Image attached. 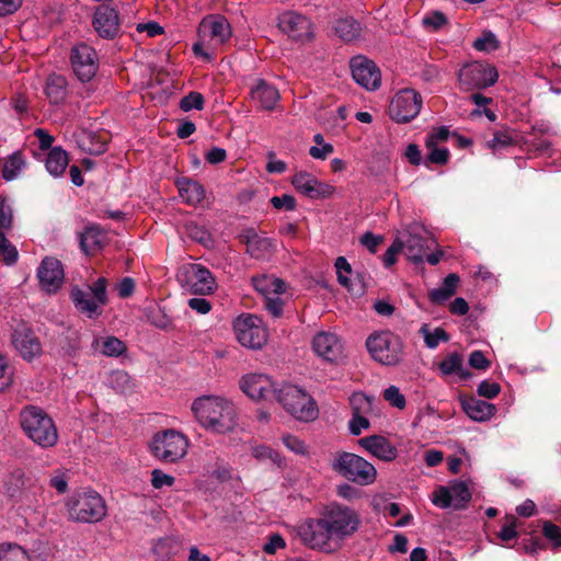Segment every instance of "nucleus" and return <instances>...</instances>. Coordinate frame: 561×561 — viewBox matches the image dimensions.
Instances as JSON below:
<instances>
[{"label":"nucleus","instance_id":"3","mask_svg":"<svg viewBox=\"0 0 561 561\" xmlns=\"http://www.w3.org/2000/svg\"><path fill=\"white\" fill-rule=\"evenodd\" d=\"M191 440L181 431L174 428L157 432L150 444L151 455L164 463H179L182 461L190 449Z\"/></svg>","mask_w":561,"mask_h":561},{"label":"nucleus","instance_id":"37","mask_svg":"<svg viewBox=\"0 0 561 561\" xmlns=\"http://www.w3.org/2000/svg\"><path fill=\"white\" fill-rule=\"evenodd\" d=\"M334 31L341 39L352 42L359 36L360 25L352 18L340 19L335 22Z\"/></svg>","mask_w":561,"mask_h":561},{"label":"nucleus","instance_id":"31","mask_svg":"<svg viewBox=\"0 0 561 561\" xmlns=\"http://www.w3.org/2000/svg\"><path fill=\"white\" fill-rule=\"evenodd\" d=\"M462 408L466 414L476 422H485L496 412L494 404L476 398L465 400Z\"/></svg>","mask_w":561,"mask_h":561},{"label":"nucleus","instance_id":"61","mask_svg":"<svg viewBox=\"0 0 561 561\" xmlns=\"http://www.w3.org/2000/svg\"><path fill=\"white\" fill-rule=\"evenodd\" d=\"M501 391V387L497 382L483 380L478 386V393L481 397L493 399L495 398Z\"/></svg>","mask_w":561,"mask_h":561},{"label":"nucleus","instance_id":"41","mask_svg":"<svg viewBox=\"0 0 561 561\" xmlns=\"http://www.w3.org/2000/svg\"><path fill=\"white\" fill-rule=\"evenodd\" d=\"M420 333L424 337L425 345L428 348H436L440 342H447L449 336L442 328H436L433 331L427 324H423Z\"/></svg>","mask_w":561,"mask_h":561},{"label":"nucleus","instance_id":"8","mask_svg":"<svg viewBox=\"0 0 561 561\" xmlns=\"http://www.w3.org/2000/svg\"><path fill=\"white\" fill-rule=\"evenodd\" d=\"M366 346L371 357L382 365L393 366L402 358V341L389 331L371 334L366 341Z\"/></svg>","mask_w":561,"mask_h":561},{"label":"nucleus","instance_id":"36","mask_svg":"<svg viewBox=\"0 0 561 561\" xmlns=\"http://www.w3.org/2000/svg\"><path fill=\"white\" fill-rule=\"evenodd\" d=\"M105 241V234L98 227H88L81 234V249L91 254L100 250Z\"/></svg>","mask_w":561,"mask_h":561},{"label":"nucleus","instance_id":"1","mask_svg":"<svg viewBox=\"0 0 561 561\" xmlns=\"http://www.w3.org/2000/svg\"><path fill=\"white\" fill-rule=\"evenodd\" d=\"M196 423L207 432L226 435L238 426V411L232 400L218 394H203L191 403Z\"/></svg>","mask_w":561,"mask_h":561},{"label":"nucleus","instance_id":"30","mask_svg":"<svg viewBox=\"0 0 561 561\" xmlns=\"http://www.w3.org/2000/svg\"><path fill=\"white\" fill-rule=\"evenodd\" d=\"M179 196L187 205H197L205 198L204 186L188 178H179L175 180Z\"/></svg>","mask_w":561,"mask_h":561},{"label":"nucleus","instance_id":"59","mask_svg":"<svg viewBox=\"0 0 561 561\" xmlns=\"http://www.w3.org/2000/svg\"><path fill=\"white\" fill-rule=\"evenodd\" d=\"M428 149L427 160L432 163L444 164L448 161L449 152L445 147L433 146Z\"/></svg>","mask_w":561,"mask_h":561},{"label":"nucleus","instance_id":"9","mask_svg":"<svg viewBox=\"0 0 561 561\" xmlns=\"http://www.w3.org/2000/svg\"><path fill=\"white\" fill-rule=\"evenodd\" d=\"M176 277L181 286L192 294L211 295L217 289V282L211 272L201 264H183Z\"/></svg>","mask_w":561,"mask_h":561},{"label":"nucleus","instance_id":"43","mask_svg":"<svg viewBox=\"0 0 561 561\" xmlns=\"http://www.w3.org/2000/svg\"><path fill=\"white\" fill-rule=\"evenodd\" d=\"M46 94L54 103H59L66 95V81L62 77H50L46 84Z\"/></svg>","mask_w":561,"mask_h":561},{"label":"nucleus","instance_id":"51","mask_svg":"<svg viewBox=\"0 0 561 561\" xmlns=\"http://www.w3.org/2000/svg\"><path fill=\"white\" fill-rule=\"evenodd\" d=\"M335 268H336L339 283L342 286L350 288V286H351L350 275L352 273V267H351L350 263L347 262V260L343 256H339L335 261Z\"/></svg>","mask_w":561,"mask_h":561},{"label":"nucleus","instance_id":"35","mask_svg":"<svg viewBox=\"0 0 561 561\" xmlns=\"http://www.w3.org/2000/svg\"><path fill=\"white\" fill-rule=\"evenodd\" d=\"M459 284V277L457 274H449L445 277L440 287L433 289L428 297L434 304H443L448 300L455 293Z\"/></svg>","mask_w":561,"mask_h":561},{"label":"nucleus","instance_id":"63","mask_svg":"<svg viewBox=\"0 0 561 561\" xmlns=\"http://www.w3.org/2000/svg\"><path fill=\"white\" fill-rule=\"evenodd\" d=\"M497 536L502 541H510L517 537L516 518L514 516L508 517L507 524L501 528Z\"/></svg>","mask_w":561,"mask_h":561},{"label":"nucleus","instance_id":"46","mask_svg":"<svg viewBox=\"0 0 561 561\" xmlns=\"http://www.w3.org/2000/svg\"><path fill=\"white\" fill-rule=\"evenodd\" d=\"M472 46L478 51L490 53L499 47V41L494 33L485 31L473 42Z\"/></svg>","mask_w":561,"mask_h":561},{"label":"nucleus","instance_id":"64","mask_svg":"<svg viewBox=\"0 0 561 561\" xmlns=\"http://www.w3.org/2000/svg\"><path fill=\"white\" fill-rule=\"evenodd\" d=\"M469 365L474 369L485 370L491 363L481 351H474L469 356Z\"/></svg>","mask_w":561,"mask_h":561},{"label":"nucleus","instance_id":"28","mask_svg":"<svg viewBox=\"0 0 561 561\" xmlns=\"http://www.w3.org/2000/svg\"><path fill=\"white\" fill-rule=\"evenodd\" d=\"M419 230V227H411L408 230L407 236H403V239H401L403 242L402 251L404 252V255L408 260L414 263L423 262L425 251L428 249V239L423 237Z\"/></svg>","mask_w":561,"mask_h":561},{"label":"nucleus","instance_id":"44","mask_svg":"<svg viewBox=\"0 0 561 561\" xmlns=\"http://www.w3.org/2000/svg\"><path fill=\"white\" fill-rule=\"evenodd\" d=\"M24 168V160L21 154L14 153L4 162L2 175L5 180H14Z\"/></svg>","mask_w":561,"mask_h":561},{"label":"nucleus","instance_id":"20","mask_svg":"<svg viewBox=\"0 0 561 561\" xmlns=\"http://www.w3.org/2000/svg\"><path fill=\"white\" fill-rule=\"evenodd\" d=\"M241 390L252 400H266L275 397L277 389L264 374H247L240 379Z\"/></svg>","mask_w":561,"mask_h":561},{"label":"nucleus","instance_id":"6","mask_svg":"<svg viewBox=\"0 0 561 561\" xmlns=\"http://www.w3.org/2000/svg\"><path fill=\"white\" fill-rule=\"evenodd\" d=\"M322 518L339 547L343 540L353 536L360 525L356 511L339 503L329 504L322 513Z\"/></svg>","mask_w":561,"mask_h":561},{"label":"nucleus","instance_id":"57","mask_svg":"<svg viewBox=\"0 0 561 561\" xmlns=\"http://www.w3.org/2000/svg\"><path fill=\"white\" fill-rule=\"evenodd\" d=\"M368 414H353L352 419L348 422V428L350 432L357 436L359 435L364 430H367L370 425L368 419Z\"/></svg>","mask_w":561,"mask_h":561},{"label":"nucleus","instance_id":"55","mask_svg":"<svg viewBox=\"0 0 561 561\" xmlns=\"http://www.w3.org/2000/svg\"><path fill=\"white\" fill-rule=\"evenodd\" d=\"M175 482V478L171 474L165 473L161 469H153L151 471V484L154 489H162L164 486H172Z\"/></svg>","mask_w":561,"mask_h":561},{"label":"nucleus","instance_id":"25","mask_svg":"<svg viewBox=\"0 0 561 561\" xmlns=\"http://www.w3.org/2000/svg\"><path fill=\"white\" fill-rule=\"evenodd\" d=\"M358 445L373 457L391 462L398 457V449L386 437L380 435H370L358 440Z\"/></svg>","mask_w":561,"mask_h":561},{"label":"nucleus","instance_id":"58","mask_svg":"<svg viewBox=\"0 0 561 561\" xmlns=\"http://www.w3.org/2000/svg\"><path fill=\"white\" fill-rule=\"evenodd\" d=\"M271 204L278 210H294L296 208V201L294 196L284 194L282 196H274L271 198Z\"/></svg>","mask_w":561,"mask_h":561},{"label":"nucleus","instance_id":"26","mask_svg":"<svg viewBox=\"0 0 561 561\" xmlns=\"http://www.w3.org/2000/svg\"><path fill=\"white\" fill-rule=\"evenodd\" d=\"M93 27L103 38H113L119 30L118 13L115 9L101 5L93 16Z\"/></svg>","mask_w":561,"mask_h":561},{"label":"nucleus","instance_id":"49","mask_svg":"<svg viewBox=\"0 0 561 561\" xmlns=\"http://www.w3.org/2000/svg\"><path fill=\"white\" fill-rule=\"evenodd\" d=\"M14 370L8 358L0 354V391L8 389L13 382Z\"/></svg>","mask_w":561,"mask_h":561},{"label":"nucleus","instance_id":"32","mask_svg":"<svg viewBox=\"0 0 561 561\" xmlns=\"http://www.w3.org/2000/svg\"><path fill=\"white\" fill-rule=\"evenodd\" d=\"M274 249V241L271 238L257 233L248 236L247 251L251 256L255 259H266L273 253Z\"/></svg>","mask_w":561,"mask_h":561},{"label":"nucleus","instance_id":"7","mask_svg":"<svg viewBox=\"0 0 561 561\" xmlns=\"http://www.w3.org/2000/svg\"><path fill=\"white\" fill-rule=\"evenodd\" d=\"M67 508L69 517L81 523H95L106 515V506L101 495L94 491L72 495Z\"/></svg>","mask_w":561,"mask_h":561},{"label":"nucleus","instance_id":"5","mask_svg":"<svg viewBox=\"0 0 561 561\" xmlns=\"http://www.w3.org/2000/svg\"><path fill=\"white\" fill-rule=\"evenodd\" d=\"M275 398L298 421L311 422L318 417L316 401L306 390L296 385H283L277 389Z\"/></svg>","mask_w":561,"mask_h":561},{"label":"nucleus","instance_id":"62","mask_svg":"<svg viewBox=\"0 0 561 561\" xmlns=\"http://www.w3.org/2000/svg\"><path fill=\"white\" fill-rule=\"evenodd\" d=\"M403 249V242L401 241V238H398L393 241V243L389 247L387 252L383 256V264L387 267H390L393 265L397 261V254L402 251Z\"/></svg>","mask_w":561,"mask_h":561},{"label":"nucleus","instance_id":"39","mask_svg":"<svg viewBox=\"0 0 561 561\" xmlns=\"http://www.w3.org/2000/svg\"><path fill=\"white\" fill-rule=\"evenodd\" d=\"M95 347L105 356L117 357L126 351L123 341L115 336H105L94 341Z\"/></svg>","mask_w":561,"mask_h":561},{"label":"nucleus","instance_id":"29","mask_svg":"<svg viewBox=\"0 0 561 561\" xmlns=\"http://www.w3.org/2000/svg\"><path fill=\"white\" fill-rule=\"evenodd\" d=\"M199 34L210 37L215 44H222L231 36V27L224 16H209L202 21Z\"/></svg>","mask_w":561,"mask_h":561},{"label":"nucleus","instance_id":"15","mask_svg":"<svg viewBox=\"0 0 561 561\" xmlns=\"http://www.w3.org/2000/svg\"><path fill=\"white\" fill-rule=\"evenodd\" d=\"M471 500V492L466 482L455 480L448 485H438L432 493V503L443 510L453 507L461 510L467 506Z\"/></svg>","mask_w":561,"mask_h":561},{"label":"nucleus","instance_id":"54","mask_svg":"<svg viewBox=\"0 0 561 561\" xmlns=\"http://www.w3.org/2000/svg\"><path fill=\"white\" fill-rule=\"evenodd\" d=\"M383 398L394 408H405V397L401 393L400 389L396 386H390L383 391Z\"/></svg>","mask_w":561,"mask_h":561},{"label":"nucleus","instance_id":"22","mask_svg":"<svg viewBox=\"0 0 561 561\" xmlns=\"http://www.w3.org/2000/svg\"><path fill=\"white\" fill-rule=\"evenodd\" d=\"M354 80L367 90H376L380 85L381 76L374 61L357 56L351 61Z\"/></svg>","mask_w":561,"mask_h":561},{"label":"nucleus","instance_id":"16","mask_svg":"<svg viewBox=\"0 0 561 561\" xmlns=\"http://www.w3.org/2000/svg\"><path fill=\"white\" fill-rule=\"evenodd\" d=\"M422 104V96L415 90L402 89L392 98L389 115L397 123H408L419 115Z\"/></svg>","mask_w":561,"mask_h":561},{"label":"nucleus","instance_id":"17","mask_svg":"<svg viewBox=\"0 0 561 561\" xmlns=\"http://www.w3.org/2000/svg\"><path fill=\"white\" fill-rule=\"evenodd\" d=\"M71 66L80 81H90L99 68L96 51L84 43L76 45L71 51Z\"/></svg>","mask_w":561,"mask_h":561},{"label":"nucleus","instance_id":"52","mask_svg":"<svg viewBox=\"0 0 561 561\" xmlns=\"http://www.w3.org/2000/svg\"><path fill=\"white\" fill-rule=\"evenodd\" d=\"M283 444L286 446L287 449H289L290 451H293L296 455H300V456L309 455L308 446L305 444L304 440H301L300 438H298L295 435H290V434L284 435Z\"/></svg>","mask_w":561,"mask_h":561},{"label":"nucleus","instance_id":"10","mask_svg":"<svg viewBox=\"0 0 561 561\" xmlns=\"http://www.w3.org/2000/svg\"><path fill=\"white\" fill-rule=\"evenodd\" d=\"M457 77L459 89L470 92L493 85L499 78V73L490 64L471 61L461 66Z\"/></svg>","mask_w":561,"mask_h":561},{"label":"nucleus","instance_id":"18","mask_svg":"<svg viewBox=\"0 0 561 561\" xmlns=\"http://www.w3.org/2000/svg\"><path fill=\"white\" fill-rule=\"evenodd\" d=\"M279 30L294 41H305L312 36V23L304 14L285 11L277 18Z\"/></svg>","mask_w":561,"mask_h":561},{"label":"nucleus","instance_id":"56","mask_svg":"<svg viewBox=\"0 0 561 561\" xmlns=\"http://www.w3.org/2000/svg\"><path fill=\"white\" fill-rule=\"evenodd\" d=\"M542 534L556 548L561 546V529L551 522L542 523Z\"/></svg>","mask_w":561,"mask_h":561},{"label":"nucleus","instance_id":"4","mask_svg":"<svg viewBox=\"0 0 561 561\" xmlns=\"http://www.w3.org/2000/svg\"><path fill=\"white\" fill-rule=\"evenodd\" d=\"M331 468L339 476L362 486L374 484L378 477L377 469L371 462L347 451L336 453L331 461Z\"/></svg>","mask_w":561,"mask_h":561},{"label":"nucleus","instance_id":"19","mask_svg":"<svg viewBox=\"0 0 561 561\" xmlns=\"http://www.w3.org/2000/svg\"><path fill=\"white\" fill-rule=\"evenodd\" d=\"M39 287L46 294H56L62 286L65 273L60 261L47 256L37 268Z\"/></svg>","mask_w":561,"mask_h":561},{"label":"nucleus","instance_id":"12","mask_svg":"<svg viewBox=\"0 0 561 561\" xmlns=\"http://www.w3.org/2000/svg\"><path fill=\"white\" fill-rule=\"evenodd\" d=\"M297 533L301 541L312 549L333 552L340 548L322 516L317 519H307L298 526Z\"/></svg>","mask_w":561,"mask_h":561},{"label":"nucleus","instance_id":"53","mask_svg":"<svg viewBox=\"0 0 561 561\" xmlns=\"http://www.w3.org/2000/svg\"><path fill=\"white\" fill-rule=\"evenodd\" d=\"M204 105V98L198 92H191L184 96L180 102V107L184 112L192 110H202Z\"/></svg>","mask_w":561,"mask_h":561},{"label":"nucleus","instance_id":"47","mask_svg":"<svg viewBox=\"0 0 561 561\" xmlns=\"http://www.w3.org/2000/svg\"><path fill=\"white\" fill-rule=\"evenodd\" d=\"M0 256L7 265H13L19 257L16 248L0 232Z\"/></svg>","mask_w":561,"mask_h":561},{"label":"nucleus","instance_id":"14","mask_svg":"<svg viewBox=\"0 0 561 561\" xmlns=\"http://www.w3.org/2000/svg\"><path fill=\"white\" fill-rule=\"evenodd\" d=\"M71 299L78 311L87 314L89 318L99 316L100 307L106 302L105 279L99 278L87 290L73 288Z\"/></svg>","mask_w":561,"mask_h":561},{"label":"nucleus","instance_id":"27","mask_svg":"<svg viewBox=\"0 0 561 561\" xmlns=\"http://www.w3.org/2000/svg\"><path fill=\"white\" fill-rule=\"evenodd\" d=\"M251 100L262 110L272 111L279 102L278 90L263 79H256L250 88Z\"/></svg>","mask_w":561,"mask_h":561},{"label":"nucleus","instance_id":"13","mask_svg":"<svg viewBox=\"0 0 561 561\" xmlns=\"http://www.w3.org/2000/svg\"><path fill=\"white\" fill-rule=\"evenodd\" d=\"M255 290L264 297L266 310L275 318L283 313L282 295L286 290L285 283L274 275H261L252 278Z\"/></svg>","mask_w":561,"mask_h":561},{"label":"nucleus","instance_id":"34","mask_svg":"<svg viewBox=\"0 0 561 561\" xmlns=\"http://www.w3.org/2000/svg\"><path fill=\"white\" fill-rule=\"evenodd\" d=\"M444 376L458 375L462 379L470 377V373L463 367L462 356L458 353H451L446 356L438 365Z\"/></svg>","mask_w":561,"mask_h":561},{"label":"nucleus","instance_id":"2","mask_svg":"<svg viewBox=\"0 0 561 561\" xmlns=\"http://www.w3.org/2000/svg\"><path fill=\"white\" fill-rule=\"evenodd\" d=\"M20 424L24 434L42 448L57 444L58 432L53 419L41 408L28 405L20 412Z\"/></svg>","mask_w":561,"mask_h":561},{"label":"nucleus","instance_id":"38","mask_svg":"<svg viewBox=\"0 0 561 561\" xmlns=\"http://www.w3.org/2000/svg\"><path fill=\"white\" fill-rule=\"evenodd\" d=\"M519 141V136L514 130H497L493 134V138L486 142L488 148L493 152L503 150L510 146L516 145Z\"/></svg>","mask_w":561,"mask_h":561},{"label":"nucleus","instance_id":"23","mask_svg":"<svg viewBox=\"0 0 561 561\" xmlns=\"http://www.w3.org/2000/svg\"><path fill=\"white\" fill-rule=\"evenodd\" d=\"M312 350L317 356L327 362H336L343 356V343L332 332H319L312 339Z\"/></svg>","mask_w":561,"mask_h":561},{"label":"nucleus","instance_id":"48","mask_svg":"<svg viewBox=\"0 0 561 561\" xmlns=\"http://www.w3.org/2000/svg\"><path fill=\"white\" fill-rule=\"evenodd\" d=\"M108 382L112 388L119 392L128 391L131 388L129 375L123 370H115L110 375Z\"/></svg>","mask_w":561,"mask_h":561},{"label":"nucleus","instance_id":"33","mask_svg":"<svg viewBox=\"0 0 561 561\" xmlns=\"http://www.w3.org/2000/svg\"><path fill=\"white\" fill-rule=\"evenodd\" d=\"M68 163L67 152L60 147H54L47 154L45 167L50 175L58 178L64 174Z\"/></svg>","mask_w":561,"mask_h":561},{"label":"nucleus","instance_id":"50","mask_svg":"<svg viewBox=\"0 0 561 561\" xmlns=\"http://www.w3.org/2000/svg\"><path fill=\"white\" fill-rule=\"evenodd\" d=\"M252 456L256 458L257 460H268L272 463L280 465L282 458L280 456L274 451L272 448L264 446V445H257L252 448Z\"/></svg>","mask_w":561,"mask_h":561},{"label":"nucleus","instance_id":"11","mask_svg":"<svg viewBox=\"0 0 561 561\" xmlns=\"http://www.w3.org/2000/svg\"><path fill=\"white\" fill-rule=\"evenodd\" d=\"M238 342L248 348L259 350L267 342V330L257 316L241 314L233 322Z\"/></svg>","mask_w":561,"mask_h":561},{"label":"nucleus","instance_id":"45","mask_svg":"<svg viewBox=\"0 0 561 561\" xmlns=\"http://www.w3.org/2000/svg\"><path fill=\"white\" fill-rule=\"evenodd\" d=\"M353 414H369L373 411V400L363 392H356L351 397Z\"/></svg>","mask_w":561,"mask_h":561},{"label":"nucleus","instance_id":"40","mask_svg":"<svg viewBox=\"0 0 561 561\" xmlns=\"http://www.w3.org/2000/svg\"><path fill=\"white\" fill-rule=\"evenodd\" d=\"M470 99L477 106V108L472 110L469 114L472 119L478 118L481 115H485L490 122H494L496 119L495 113L486 107L492 103L491 98L484 96L480 93H474Z\"/></svg>","mask_w":561,"mask_h":561},{"label":"nucleus","instance_id":"24","mask_svg":"<svg viewBox=\"0 0 561 561\" xmlns=\"http://www.w3.org/2000/svg\"><path fill=\"white\" fill-rule=\"evenodd\" d=\"M12 344L25 360H32L42 354V344L30 329H16L12 335Z\"/></svg>","mask_w":561,"mask_h":561},{"label":"nucleus","instance_id":"60","mask_svg":"<svg viewBox=\"0 0 561 561\" xmlns=\"http://www.w3.org/2000/svg\"><path fill=\"white\" fill-rule=\"evenodd\" d=\"M12 208L5 201H0V230H9L12 227Z\"/></svg>","mask_w":561,"mask_h":561},{"label":"nucleus","instance_id":"42","mask_svg":"<svg viewBox=\"0 0 561 561\" xmlns=\"http://www.w3.org/2000/svg\"><path fill=\"white\" fill-rule=\"evenodd\" d=\"M28 554L25 549L16 543L0 545V561H27Z\"/></svg>","mask_w":561,"mask_h":561},{"label":"nucleus","instance_id":"21","mask_svg":"<svg viewBox=\"0 0 561 561\" xmlns=\"http://www.w3.org/2000/svg\"><path fill=\"white\" fill-rule=\"evenodd\" d=\"M291 184L297 192L309 198H327L334 193V187L331 184L320 182L312 174L305 171L294 174Z\"/></svg>","mask_w":561,"mask_h":561}]
</instances>
